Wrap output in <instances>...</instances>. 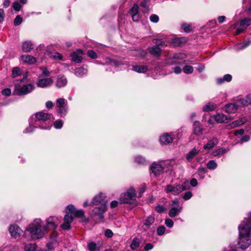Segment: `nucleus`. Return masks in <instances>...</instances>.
I'll return each mask as SVG.
<instances>
[{"label": "nucleus", "mask_w": 251, "mask_h": 251, "mask_svg": "<svg viewBox=\"0 0 251 251\" xmlns=\"http://www.w3.org/2000/svg\"><path fill=\"white\" fill-rule=\"evenodd\" d=\"M9 232L12 236L15 238L19 236L22 232V229L16 225L11 226L9 228Z\"/></svg>", "instance_id": "f3484780"}, {"label": "nucleus", "mask_w": 251, "mask_h": 251, "mask_svg": "<svg viewBox=\"0 0 251 251\" xmlns=\"http://www.w3.org/2000/svg\"><path fill=\"white\" fill-rule=\"evenodd\" d=\"M12 7L13 9L17 11H20L22 8L21 5L17 1L13 2Z\"/></svg>", "instance_id": "3c124183"}, {"label": "nucleus", "mask_w": 251, "mask_h": 251, "mask_svg": "<svg viewBox=\"0 0 251 251\" xmlns=\"http://www.w3.org/2000/svg\"><path fill=\"white\" fill-rule=\"evenodd\" d=\"M154 221L155 219L153 216H148L143 221L142 225L141 226V230L144 232H146L150 229H151Z\"/></svg>", "instance_id": "6e6552de"}, {"label": "nucleus", "mask_w": 251, "mask_h": 251, "mask_svg": "<svg viewBox=\"0 0 251 251\" xmlns=\"http://www.w3.org/2000/svg\"><path fill=\"white\" fill-rule=\"evenodd\" d=\"M76 208L74 207V206L72 204H70L68 205L66 210V213H68V212H70L72 214H74L76 210Z\"/></svg>", "instance_id": "09e8293b"}, {"label": "nucleus", "mask_w": 251, "mask_h": 251, "mask_svg": "<svg viewBox=\"0 0 251 251\" xmlns=\"http://www.w3.org/2000/svg\"><path fill=\"white\" fill-rule=\"evenodd\" d=\"M150 19L151 22L156 23L159 21V17L155 14H152L150 17Z\"/></svg>", "instance_id": "5fc2aeb1"}, {"label": "nucleus", "mask_w": 251, "mask_h": 251, "mask_svg": "<svg viewBox=\"0 0 251 251\" xmlns=\"http://www.w3.org/2000/svg\"><path fill=\"white\" fill-rule=\"evenodd\" d=\"M166 209L163 205H158L156 206L155 210L158 213H162L165 211Z\"/></svg>", "instance_id": "680f3d73"}, {"label": "nucleus", "mask_w": 251, "mask_h": 251, "mask_svg": "<svg viewBox=\"0 0 251 251\" xmlns=\"http://www.w3.org/2000/svg\"><path fill=\"white\" fill-rule=\"evenodd\" d=\"M186 57V55L184 53L178 52L173 54L172 58L174 59H183Z\"/></svg>", "instance_id": "c03bdc74"}, {"label": "nucleus", "mask_w": 251, "mask_h": 251, "mask_svg": "<svg viewBox=\"0 0 251 251\" xmlns=\"http://www.w3.org/2000/svg\"><path fill=\"white\" fill-rule=\"evenodd\" d=\"M56 105L58 108V112L60 116H65L68 111L67 100L64 98L58 99L56 101Z\"/></svg>", "instance_id": "0eeeda50"}, {"label": "nucleus", "mask_w": 251, "mask_h": 251, "mask_svg": "<svg viewBox=\"0 0 251 251\" xmlns=\"http://www.w3.org/2000/svg\"><path fill=\"white\" fill-rule=\"evenodd\" d=\"M140 245V241L139 239L135 238L132 241L130 244V248L132 250H134L137 249Z\"/></svg>", "instance_id": "e433bc0d"}, {"label": "nucleus", "mask_w": 251, "mask_h": 251, "mask_svg": "<svg viewBox=\"0 0 251 251\" xmlns=\"http://www.w3.org/2000/svg\"><path fill=\"white\" fill-rule=\"evenodd\" d=\"M185 42V39L184 38H174L173 41V44L175 46H179L182 43Z\"/></svg>", "instance_id": "c9c22d12"}, {"label": "nucleus", "mask_w": 251, "mask_h": 251, "mask_svg": "<svg viewBox=\"0 0 251 251\" xmlns=\"http://www.w3.org/2000/svg\"><path fill=\"white\" fill-rule=\"evenodd\" d=\"M215 120L219 123H227L229 120L232 119L228 118L227 116L224 114H217L214 116Z\"/></svg>", "instance_id": "412c9836"}, {"label": "nucleus", "mask_w": 251, "mask_h": 251, "mask_svg": "<svg viewBox=\"0 0 251 251\" xmlns=\"http://www.w3.org/2000/svg\"><path fill=\"white\" fill-rule=\"evenodd\" d=\"M83 54V51L81 50H77L76 51L73 52L71 56L72 57V60L75 62L79 63L82 60V57L80 55Z\"/></svg>", "instance_id": "6ab92c4d"}, {"label": "nucleus", "mask_w": 251, "mask_h": 251, "mask_svg": "<svg viewBox=\"0 0 251 251\" xmlns=\"http://www.w3.org/2000/svg\"><path fill=\"white\" fill-rule=\"evenodd\" d=\"M67 83L66 78L63 75H59L57 78L56 85L58 88L64 87Z\"/></svg>", "instance_id": "b1692460"}, {"label": "nucleus", "mask_w": 251, "mask_h": 251, "mask_svg": "<svg viewBox=\"0 0 251 251\" xmlns=\"http://www.w3.org/2000/svg\"><path fill=\"white\" fill-rule=\"evenodd\" d=\"M190 188L189 183L188 181H185L182 184L176 185H168L165 187V191L167 193H171L173 195H177L181 192L189 189Z\"/></svg>", "instance_id": "20e7f679"}, {"label": "nucleus", "mask_w": 251, "mask_h": 251, "mask_svg": "<svg viewBox=\"0 0 251 251\" xmlns=\"http://www.w3.org/2000/svg\"><path fill=\"white\" fill-rule=\"evenodd\" d=\"M136 197L135 191L133 188L129 189L126 192L121 195L120 202L121 203H129L134 200Z\"/></svg>", "instance_id": "39448f33"}, {"label": "nucleus", "mask_w": 251, "mask_h": 251, "mask_svg": "<svg viewBox=\"0 0 251 251\" xmlns=\"http://www.w3.org/2000/svg\"><path fill=\"white\" fill-rule=\"evenodd\" d=\"M139 6L137 4H134L130 9V14H134L139 13Z\"/></svg>", "instance_id": "de8ad7c7"}, {"label": "nucleus", "mask_w": 251, "mask_h": 251, "mask_svg": "<svg viewBox=\"0 0 251 251\" xmlns=\"http://www.w3.org/2000/svg\"><path fill=\"white\" fill-rule=\"evenodd\" d=\"M239 238L238 244L242 249H246L251 243V216L246 222H243L238 227Z\"/></svg>", "instance_id": "f257e3e1"}, {"label": "nucleus", "mask_w": 251, "mask_h": 251, "mask_svg": "<svg viewBox=\"0 0 251 251\" xmlns=\"http://www.w3.org/2000/svg\"><path fill=\"white\" fill-rule=\"evenodd\" d=\"M132 17V19L134 22H138L140 19V15L139 13L134 14L131 15Z\"/></svg>", "instance_id": "0e129e2a"}, {"label": "nucleus", "mask_w": 251, "mask_h": 251, "mask_svg": "<svg viewBox=\"0 0 251 251\" xmlns=\"http://www.w3.org/2000/svg\"><path fill=\"white\" fill-rule=\"evenodd\" d=\"M182 208L180 206H177V207H172L169 212V216L171 218L175 217L181 211Z\"/></svg>", "instance_id": "393cba45"}, {"label": "nucleus", "mask_w": 251, "mask_h": 251, "mask_svg": "<svg viewBox=\"0 0 251 251\" xmlns=\"http://www.w3.org/2000/svg\"><path fill=\"white\" fill-rule=\"evenodd\" d=\"M160 141L161 144L168 145L172 142L173 138L168 133H166L160 137Z\"/></svg>", "instance_id": "4be33fe9"}, {"label": "nucleus", "mask_w": 251, "mask_h": 251, "mask_svg": "<svg viewBox=\"0 0 251 251\" xmlns=\"http://www.w3.org/2000/svg\"><path fill=\"white\" fill-rule=\"evenodd\" d=\"M200 152V150L193 148L186 155V159L188 161L191 160Z\"/></svg>", "instance_id": "c756f323"}, {"label": "nucleus", "mask_w": 251, "mask_h": 251, "mask_svg": "<svg viewBox=\"0 0 251 251\" xmlns=\"http://www.w3.org/2000/svg\"><path fill=\"white\" fill-rule=\"evenodd\" d=\"M153 246L151 243L147 244L144 247V250L146 251H148L150 250H151L153 248Z\"/></svg>", "instance_id": "338daca9"}, {"label": "nucleus", "mask_w": 251, "mask_h": 251, "mask_svg": "<svg viewBox=\"0 0 251 251\" xmlns=\"http://www.w3.org/2000/svg\"><path fill=\"white\" fill-rule=\"evenodd\" d=\"M53 125L57 129L61 128L63 126V122L61 120H57L54 122Z\"/></svg>", "instance_id": "603ef678"}, {"label": "nucleus", "mask_w": 251, "mask_h": 251, "mask_svg": "<svg viewBox=\"0 0 251 251\" xmlns=\"http://www.w3.org/2000/svg\"><path fill=\"white\" fill-rule=\"evenodd\" d=\"M251 25V18H245L240 20V26L245 29L247 27Z\"/></svg>", "instance_id": "c85d7f7f"}, {"label": "nucleus", "mask_w": 251, "mask_h": 251, "mask_svg": "<svg viewBox=\"0 0 251 251\" xmlns=\"http://www.w3.org/2000/svg\"><path fill=\"white\" fill-rule=\"evenodd\" d=\"M41 219H36L29 225L27 230L30 232L33 238L39 239L43 237L47 231V226L42 225Z\"/></svg>", "instance_id": "7ed1b4c3"}, {"label": "nucleus", "mask_w": 251, "mask_h": 251, "mask_svg": "<svg viewBox=\"0 0 251 251\" xmlns=\"http://www.w3.org/2000/svg\"><path fill=\"white\" fill-rule=\"evenodd\" d=\"M218 143V140L217 138H213L209 140L206 144H205L203 149L205 150L211 149L215 146H216Z\"/></svg>", "instance_id": "cd10ccee"}, {"label": "nucleus", "mask_w": 251, "mask_h": 251, "mask_svg": "<svg viewBox=\"0 0 251 251\" xmlns=\"http://www.w3.org/2000/svg\"><path fill=\"white\" fill-rule=\"evenodd\" d=\"M181 28L186 32L191 31V25L189 24H183L181 25Z\"/></svg>", "instance_id": "a18cd8bd"}, {"label": "nucleus", "mask_w": 251, "mask_h": 251, "mask_svg": "<svg viewBox=\"0 0 251 251\" xmlns=\"http://www.w3.org/2000/svg\"><path fill=\"white\" fill-rule=\"evenodd\" d=\"M21 75V71L19 67H15L12 70V76L13 77H16Z\"/></svg>", "instance_id": "58836bf2"}, {"label": "nucleus", "mask_w": 251, "mask_h": 251, "mask_svg": "<svg viewBox=\"0 0 251 251\" xmlns=\"http://www.w3.org/2000/svg\"><path fill=\"white\" fill-rule=\"evenodd\" d=\"M53 83V80L50 78L40 79L38 80L37 85L38 87L45 88L50 86Z\"/></svg>", "instance_id": "2eb2a0df"}, {"label": "nucleus", "mask_w": 251, "mask_h": 251, "mask_svg": "<svg viewBox=\"0 0 251 251\" xmlns=\"http://www.w3.org/2000/svg\"><path fill=\"white\" fill-rule=\"evenodd\" d=\"M88 55L93 59H95L97 57L96 53L92 50H89L87 52Z\"/></svg>", "instance_id": "bf43d9fd"}, {"label": "nucleus", "mask_w": 251, "mask_h": 251, "mask_svg": "<svg viewBox=\"0 0 251 251\" xmlns=\"http://www.w3.org/2000/svg\"><path fill=\"white\" fill-rule=\"evenodd\" d=\"M133 70L138 73H146L148 71V68L146 66L135 65L132 67Z\"/></svg>", "instance_id": "2f4dec72"}, {"label": "nucleus", "mask_w": 251, "mask_h": 251, "mask_svg": "<svg viewBox=\"0 0 251 251\" xmlns=\"http://www.w3.org/2000/svg\"><path fill=\"white\" fill-rule=\"evenodd\" d=\"M153 43H155L156 45L155 46H157L159 47V46H163L165 45V42L162 40L160 39H154L153 40Z\"/></svg>", "instance_id": "6e6d98bb"}, {"label": "nucleus", "mask_w": 251, "mask_h": 251, "mask_svg": "<svg viewBox=\"0 0 251 251\" xmlns=\"http://www.w3.org/2000/svg\"><path fill=\"white\" fill-rule=\"evenodd\" d=\"M33 49V44L30 41H25L23 43L22 50L24 52H30Z\"/></svg>", "instance_id": "bb28decb"}, {"label": "nucleus", "mask_w": 251, "mask_h": 251, "mask_svg": "<svg viewBox=\"0 0 251 251\" xmlns=\"http://www.w3.org/2000/svg\"><path fill=\"white\" fill-rule=\"evenodd\" d=\"M73 218L71 214L67 213L64 218V223L61 225V227L65 230L70 228V224L73 222Z\"/></svg>", "instance_id": "f8f14e48"}, {"label": "nucleus", "mask_w": 251, "mask_h": 251, "mask_svg": "<svg viewBox=\"0 0 251 251\" xmlns=\"http://www.w3.org/2000/svg\"><path fill=\"white\" fill-rule=\"evenodd\" d=\"M140 6L144 8V9L143 10V12H147L148 11L149 2L148 0H144V1L141 3Z\"/></svg>", "instance_id": "37998d69"}, {"label": "nucleus", "mask_w": 251, "mask_h": 251, "mask_svg": "<svg viewBox=\"0 0 251 251\" xmlns=\"http://www.w3.org/2000/svg\"><path fill=\"white\" fill-rule=\"evenodd\" d=\"M192 197V193L190 191L186 192L184 193L183 199L185 200H189Z\"/></svg>", "instance_id": "052dcab7"}, {"label": "nucleus", "mask_w": 251, "mask_h": 251, "mask_svg": "<svg viewBox=\"0 0 251 251\" xmlns=\"http://www.w3.org/2000/svg\"><path fill=\"white\" fill-rule=\"evenodd\" d=\"M36 249V245L35 244H28L25 246V251H34Z\"/></svg>", "instance_id": "a19ab883"}, {"label": "nucleus", "mask_w": 251, "mask_h": 251, "mask_svg": "<svg viewBox=\"0 0 251 251\" xmlns=\"http://www.w3.org/2000/svg\"><path fill=\"white\" fill-rule=\"evenodd\" d=\"M106 196L103 193H100L98 195L95 197L92 202L93 205H98L105 203L106 204L105 201Z\"/></svg>", "instance_id": "9b49d317"}, {"label": "nucleus", "mask_w": 251, "mask_h": 251, "mask_svg": "<svg viewBox=\"0 0 251 251\" xmlns=\"http://www.w3.org/2000/svg\"><path fill=\"white\" fill-rule=\"evenodd\" d=\"M247 121V119L245 117H243L239 120H236L231 124H229L226 126L227 129L233 128L237 126L242 125L243 124L246 123Z\"/></svg>", "instance_id": "a211bd4d"}, {"label": "nucleus", "mask_w": 251, "mask_h": 251, "mask_svg": "<svg viewBox=\"0 0 251 251\" xmlns=\"http://www.w3.org/2000/svg\"><path fill=\"white\" fill-rule=\"evenodd\" d=\"M11 91L9 88H5L1 91V94L3 96H9L11 95Z\"/></svg>", "instance_id": "13d9d810"}, {"label": "nucleus", "mask_w": 251, "mask_h": 251, "mask_svg": "<svg viewBox=\"0 0 251 251\" xmlns=\"http://www.w3.org/2000/svg\"><path fill=\"white\" fill-rule=\"evenodd\" d=\"M237 103L239 106H248L251 103V94L247 95L243 99H239L237 100Z\"/></svg>", "instance_id": "4468645a"}, {"label": "nucleus", "mask_w": 251, "mask_h": 251, "mask_svg": "<svg viewBox=\"0 0 251 251\" xmlns=\"http://www.w3.org/2000/svg\"><path fill=\"white\" fill-rule=\"evenodd\" d=\"M217 107L215 104L213 103L209 102L203 107V110L204 111H211L213 110Z\"/></svg>", "instance_id": "473e14b6"}, {"label": "nucleus", "mask_w": 251, "mask_h": 251, "mask_svg": "<svg viewBox=\"0 0 251 251\" xmlns=\"http://www.w3.org/2000/svg\"><path fill=\"white\" fill-rule=\"evenodd\" d=\"M34 88L33 85L31 84H27L23 86H16L15 88V93L16 95L19 96L25 95L30 93Z\"/></svg>", "instance_id": "423d86ee"}, {"label": "nucleus", "mask_w": 251, "mask_h": 251, "mask_svg": "<svg viewBox=\"0 0 251 251\" xmlns=\"http://www.w3.org/2000/svg\"><path fill=\"white\" fill-rule=\"evenodd\" d=\"M193 71V68L191 66L186 65L183 68V72L185 74H191Z\"/></svg>", "instance_id": "8fccbe9b"}, {"label": "nucleus", "mask_w": 251, "mask_h": 251, "mask_svg": "<svg viewBox=\"0 0 251 251\" xmlns=\"http://www.w3.org/2000/svg\"><path fill=\"white\" fill-rule=\"evenodd\" d=\"M165 231V227L164 226H160L157 228V233L158 235H163Z\"/></svg>", "instance_id": "4d7b16f0"}, {"label": "nucleus", "mask_w": 251, "mask_h": 251, "mask_svg": "<svg viewBox=\"0 0 251 251\" xmlns=\"http://www.w3.org/2000/svg\"><path fill=\"white\" fill-rule=\"evenodd\" d=\"M226 152V150L223 148L218 149L213 152V155L217 156L221 154H223Z\"/></svg>", "instance_id": "79ce46f5"}, {"label": "nucleus", "mask_w": 251, "mask_h": 251, "mask_svg": "<svg viewBox=\"0 0 251 251\" xmlns=\"http://www.w3.org/2000/svg\"><path fill=\"white\" fill-rule=\"evenodd\" d=\"M106 210V206L105 203L101 204L99 207H96L93 210V214L98 216L100 219H102L104 217L103 213Z\"/></svg>", "instance_id": "9d476101"}, {"label": "nucleus", "mask_w": 251, "mask_h": 251, "mask_svg": "<svg viewBox=\"0 0 251 251\" xmlns=\"http://www.w3.org/2000/svg\"><path fill=\"white\" fill-rule=\"evenodd\" d=\"M88 249L89 251H99L100 250V249L97 246L96 243L93 242H91L88 243Z\"/></svg>", "instance_id": "72a5a7b5"}, {"label": "nucleus", "mask_w": 251, "mask_h": 251, "mask_svg": "<svg viewBox=\"0 0 251 251\" xmlns=\"http://www.w3.org/2000/svg\"><path fill=\"white\" fill-rule=\"evenodd\" d=\"M166 225L169 227H172L174 225V222L172 220L170 219H166L165 222Z\"/></svg>", "instance_id": "e2e57ef3"}, {"label": "nucleus", "mask_w": 251, "mask_h": 251, "mask_svg": "<svg viewBox=\"0 0 251 251\" xmlns=\"http://www.w3.org/2000/svg\"><path fill=\"white\" fill-rule=\"evenodd\" d=\"M148 50L151 55L157 57L159 56L162 52V50L159 47L155 45L149 47Z\"/></svg>", "instance_id": "aec40b11"}, {"label": "nucleus", "mask_w": 251, "mask_h": 251, "mask_svg": "<svg viewBox=\"0 0 251 251\" xmlns=\"http://www.w3.org/2000/svg\"><path fill=\"white\" fill-rule=\"evenodd\" d=\"M238 103L237 104L235 103H230L227 104L225 106V111L227 113H234L236 112L238 109V107H239Z\"/></svg>", "instance_id": "5701e85b"}, {"label": "nucleus", "mask_w": 251, "mask_h": 251, "mask_svg": "<svg viewBox=\"0 0 251 251\" xmlns=\"http://www.w3.org/2000/svg\"><path fill=\"white\" fill-rule=\"evenodd\" d=\"M34 122L32 120L30 122L29 126L26 128L24 132L25 133H28L31 132L34 128H36L37 127H35L33 125Z\"/></svg>", "instance_id": "ea45409f"}, {"label": "nucleus", "mask_w": 251, "mask_h": 251, "mask_svg": "<svg viewBox=\"0 0 251 251\" xmlns=\"http://www.w3.org/2000/svg\"><path fill=\"white\" fill-rule=\"evenodd\" d=\"M21 59L25 63L29 64H32L36 62V59L33 56L30 55H24L21 56Z\"/></svg>", "instance_id": "a878e982"}, {"label": "nucleus", "mask_w": 251, "mask_h": 251, "mask_svg": "<svg viewBox=\"0 0 251 251\" xmlns=\"http://www.w3.org/2000/svg\"><path fill=\"white\" fill-rule=\"evenodd\" d=\"M232 79V76L229 74H226L224 76L223 78H219L217 79V83L221 84L225 81L229 82Z\"/></svg>", "instance_id": "7c9ffc66"}, {"label": "nucleus", "mask_w": 251, "mask_h": 251, "mask_svg": "<svg viewBox=\"0 0 251 251\" xmlns=\"http://www.w3.org/2000/svg\"><path fill=\"white\" fill-rule=\"evenodd\" d=\"M23 22V19L20 15L16 17L14 21V24L15 26L20 25Z\"/></svg>", "instance_id": "49530a36"}, {"label": "nucleus", "mask_w": 251, "mask_h": 251, "mask_svg": "<svg viewBox=\"0 0 251 251\" xmlns=\"http://www.w3.org/2000/svg\"><path fill=\"white\" fill-rule=\"evenodd\" d=\"M34 116V119L32 120L34 122L33 125L35 127L43 129H48L50 128L51 124L50 120L51 115L50 114L40 111L36 113Z\"/></svg>", "instance_id": "f03ea898"}, {"label": "nucleus", "mask_w": 251, "mask_h": 251, "mask_svg": "<svg viewBox=\"0 0 251 251\" xmlns=\"http://www.w3.org/2000/svg\"><path fill=\"white\" fill-rule=\"evenodd\" d=\"M105 236L106 237L110 238L113 236V232L110 229H107L105 232Z\"/></svg>", "instance_id": "69168bd1"}, {"label": "nucleus", "mask_w": 251, "mask_h": 251, "mask_svg": "<svg viewBox=\"0 0 251 251\" xmlns=\"http://www.w3.org/2000/svg\"><path fill=\"white\" fill-rule=\"evenodd\" d=\"M87 73V70L83 68H77L75 70V74L77 76H81Z\"/></svg>", "instance_id": "f704fd0d"}, {"label": "nucleus", "mask_w": 251, "mask_h": 251, "mask_svg": "<svg viewBox=\"0 0 251 251\" xmlns=\"http://www.w3.org/2000/svg\"><path fill=\"white\" fill-rule=\"evenodd\" d=\"M74 215L78 217H82L84 216V212L82 210L76 209Z\"/></svg>", "instance_id": "864d4df0"}, {"label": "nucleus", "mask_w": 251, "mask_h": 251, "mask_svg": "<svg viewBox=\"0 0 251 251\" xmlns=\"http://www.w3.org/2000/svg\"><path fill=\"white\" fill-rule=\"evenodd\" d=\"M52 57L55 59L59 60L62 59V58L61 54L58 52L54 53V54L52 55Z\"/></svg>", "instance_id": "774afa93"}, {"label": "nucleus", "mask_w": 251, "mask_h": 251, "mask_svg": "<svg viewBox=\"0 0 251 251\" xmlns=\"http://www.w3.org/2000/svg\"><path fill=\"white\" fill-rule=\"evenodd\" d=\"M60 219L57 217H50L47 220V229L54 230L56 228L57 225L60 223Z\"/></svg>", "instance_id": "1a4fd4ad"}, {"label": "nucleus", "mask_w": 251, "mask_h": 251, "mask_svg": "<svg viewBox=\"0 0 251 251\" xmlns=\"http://www.w3.org/2000/svg\"><path fill=\"white\" fill-rule=\"evenodd\" d=\"M151 169L155 176H158L163 172L164 168L159 164L153 163L151 167Z\"/></svg>", "instance_id": "dca6fc26"}, {"label": "nucleus", "mask_w": 251, "mask_h": 251, "mask_svg": "<svg viewBox=\"0 0 251 251\" xmlns=\"http://www.w3.org/2000/svg\"><path fill=\"white\" fill-rule=\"evenodd\" d=\"M193 129L194 134L198 136H201L204 130V129L202 127L200 123L197 121L194 122Z\"/></svg>", "instance_id": "ddd939ff"}, {"label": "nucleus", "mask_w": 251, "mask_h": 251, "mask_svg": "<svg viewBox=\"0 0 251 251\" xmlns=\"http://www.w3.org/2000/svg\"><path fill=\"white\" fill-rule=\"evenodd\" d=\"M217 167V164L214 160H210L207 164V167L210 170H214Z\"/></svg>", "instance_id": "4c0bfd02"}]
</instances>
